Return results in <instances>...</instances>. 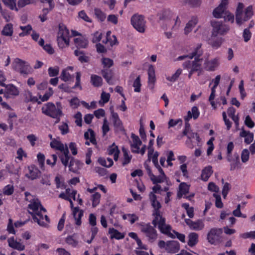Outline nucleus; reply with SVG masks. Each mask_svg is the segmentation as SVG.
Instances as JSON below:
<instances>
[{
	"mask_svg": "<svg viewBox=\"0 0 255 255\" xmlns=\"http://www.w3.org/2000/svg\"><path fill=\"white\" fill-rule=\"evenodd\" d=\"M28 207L32 210V211H29L28 212L32 215L34 221L41 227L47 228L50 219L47 215H43V213L46 212V209L42 206L39 200L38 199H34L28 205Z\"/></svg>",
	"mask_w": 255,
	"mask_h": 255,
	"instance_id": "1",
	"label": "nucleus"
},
{
	"mask_svg": "<svg viewBox=\"0 0 255 255\" xmlns=\"http://www.w3.org/2000/svg\"><path fill=\"white\" fill-rule=\"evenodd\" d=\"M253 15V8L251 6L244 9V4L241 2L239 3L236 11V21L239 26L250 19Z\"/></svg>",
	"mask_w": 255,
	"mask_h": 255,
	"instance_id": "2",
	"label": "nucleus"
},
{
	"mask_svg": "<svg viewBox=\"0 0 255 255\" xmlns=\"http://www.w3.org/2000/svg\"><path fill=\"white\" fill-rule=\"evenodd\" d=\"M50 146L52 148L59 150L61 153L58 154L59 157L63 164L66 167L70 159V155L68 148L67 145H64L61 141L54 139L50 142Z\"/></svg>",
	"mask_w": 255,
	"mask_h": 255,
	"instance_id": "3",
	"label": "nucleus"
},
{
	"mask_svg": "<svg viewBox=\"0 0 255 255\" xmlns=\"http://www.w3.org/2000/svg\"><path fill=\"white\" fill-rule=\"evenodd\" d=\"M42 113L51 118H57L62 112V106L60 102L56 105L51 102L44 104L41 108Z\"/></svg>",
	"mask_w": 255,
	"mask_h": 255,
	"instance_id": "4",
	"label": "nucleus"
},
{
	"mask_svg": "<svg viewBox=\"0 0 255 255\" xmlns=\"http://www.w3.org/2000/svg\"><path fill=\"white\" fill-rule=\"evenodd\" d=\"M222 228H212L207 233L206 239L211 245H216L221 242Z\"/></svg>",
	"mask_w": 255,
	"mask_h": 255,
	"instance_id": "5",
	"label": "nucleus"
},
{
	"mask_svg": "<svg viewBox=\"0 0 255 255\" xmlns=\"http://www.w3.org/2000/svg\"><path fill=\"white\" fill-rule=\"evenodd\" d=\"M149 196L151 205L154 208L152 215L154 217V219L153 220L152 224L153 226L156 227L159 217L161 216L159 210L161 206L159 202L157 200V197L154 193L150 192Z\"/></svg>",
	"mask_w": 255,
	"mask_h": 255,
	"instance_id": "6",
	"label": "nucleus"
},
{
	"mask_svg": "<svg viewBox=\"0 0 255 255\" xmlns=\"http://www.w3.org/2000/svg\"><path fill=\"white\" fill-rule=\"evenodd\" d=\"M130 21L131 25L137 31L140 33L145 32L146 21L143 15L134 14L131 16Z\"/></svg>",
	"mask_w": 255,
	"mask_h": 255,
	"instance_id": "7",
	"label": "nucleus"
},
{
	"mask_svg": "<svg viewBox=\"0 0 255 255\" xmlns=\"http://www.w3.org/2000/svg\"><path fill=\"white\" fill-rule=\"evenodd\" d=\"M155 227L151 226L149 224L142 223L140 224V230L148 238V240L150 243L154 242L157 238V234Z\"/></svg>",
	"mask_w": 255,
	"mask_h": 255,
	"instance_id": "8",
	"label": "nucleus"
},
{
	"mask_svg": "<svg viewBox=\"0 0 255 255\" xmlns=\"http://www.w3.org/2000/svg\"><path fill=\"white\" fill-rule=\"evenodd\" d=\"M213 27L212 36L216 37L218 35H224L229 30V27L223 24L222 22L216 20H212L211 22Z\"/></svg>",
	"mask_w": 255,
	"mask_h": 255,
	"instance_id": "9",
	"label": "nucleus"
},
{
	"mask_svg": "<svg viewBox=\"0 0 255 255\" xmlns=\"http://www.w3.org/2000/svg\"><path fill=\"white\" fill-rule=\"evenodd\" d=\"M26 64L25 61L16 58L12 62V68L15 71L19 72L21 74L26 75L28 74V72L27 65Z\"/></svg>",
	"mask_w": 255,
	"mask_h": 255,
	"instance_id": "10",
	"label": "nucleus"
},
{
	"mask_svg": "<svg viewBox=\"0 0 255 255\" xmlns=\"http://www.w3.org/2000/svg\"><path fill=\"white\" fill-rule=\"evenodd\" d=\"M157 225L158 229L162 233L166 234L172 238H175V236L170 232V231L171 230V227L165 224V219L163 218L162 216L159 217Z\"/></svg>",
	"mask_w": 255,
	"mask_h": 255,
	"instance_id": "11",
	"label": "nucleus"
},
{
	"mask_svg": "<svg viewBox=\"0 0 255 255\" xmlns=\"http://www.w3.org/2000/svg\"><path fill=\"white\" fill-rule=\"evenodd\" d=\"M202 58H196L194 61H185L183 64L184 68L191 69L195 72L200 70L201 68Z\"/></svg>",
	"mask_w": 255,
	"mask_h": 255,
	"instance_id": "12",
	"label": "nucleus"
},
{
	"mask_svg": "<svg viewBox=\"0 0 255 255\" xmlns=\"http://www.w3.org/2000/svg\"><path fill=\"white\" fill-rule=\"evenodd\" d=\"M185 222L189 228L193 230L201 231L204 228V223L202 220L193 221L190 219H186Z\"/></svg>",
	"mask_w": 255,
	"mask_h": 255,
	"instance_id": "13",
	"label": "nucleus"
},
{
	"mask_svg": "<svg viewBox=\"0 0 255 255\" xmlns=\"http://www.w3.org/2000/svg\"><path fill=\"white\" fill-rule=\"evenodd\" d=\"M28 173H26L25 176L30 180H33L38 178L41 172L34 165H31L28 167Z\"/></svg>",
	"mask_w": 255,
	"mask_h": 255,
	"instance_id": "14",
	"label": "nucleus"
},
{
	"mask_svg": "<svg viewBox=\"0 0 255 255\" xmlns=\"http://www.w3.org/2000/svg\"><path fill=\"white\" fill-rule=\"evenodd\" d=\"M69 160H70V163L67 165L69 166V170L74 173H77L78 171L82 167L83 163L70 156Z\"/></svg>",
	"mask_w": 255,
	"mask_h": 255,
	"instance_id": "15",
	"label": "nucleus"
},
{
	"mask_svg": "<svg viewBox=\"0 0 255 255\" xmlns=\"http://www.w3.org/2000/svg\"><path fill=\"white\" fill-rule=\"evenodd\" d=\"M227 160L231 163L230 170L231 171L235 170L240 163L239 156L237 154H234L233 155H228Z\"/></svg>",
	"mask_w": 255,
	"mask_h": 255,
	"instance_id": "16",
	"label": "nucleus"
},
{
	"mask_svg": "<svg viewBox=\"0 0 255 255\" xmlns=\"http://www.w3.org/2000/svg\"><path fill=\"white\" fill-rule=\"evenodd\" d=\"M180 250L179 243L176 241H170L167 242L166 251L170 253H176Z\"/></svg>",
	"mask_w": 255,
	"mask_h": 255,
	"instance_id": "17",
	"label": "nucleus"
},
{
	"mask_svg": "<svg viewBox=\"0 0 255 255\" xmlns=\"http://www.w3.org/2000/svg\"><path fill=\"white\" fill-rule=\"evenodd\" d=\"M218 65L219 59L218 58L206 60L204 63V68L207 71H214Z\"/></svg>",
	"mask_w": 255,
	"mask_h": 255,
	"instance_id": "18",
	"label": "nucleus"
},
{
	"mask_svg": "<svg viewBox=\"0 0 255 255\" xmlns=\"http://www.w3.org/2000/svg\"><path fill=\"white\" fill-rule=\"evenodd\" d=\"M7 242L8 243V246L12 249L20 251H23L25 249L24 245L15 241L14 239V237L8 239Z\"/></svg>",
	"mask_w": 255,
	"mask_h": 255,
	"instance_id": "19",
	"label": "nucleus"
},
{
	"mask_svg": "<svg viewBox=\"0 0 255 255\" xmlns=\"http://www.w3.org/2000/svg\"><path fill=\"white\" fill-rule=\"evenodd\" d=\"M19 94L17 89L12 84L7 85L6 86L5 92L4 93V96L6 98L9 97V95L16 96Z\"/></svg>",
	"mask_w": 255,
	"mask_h": 255,
	"instance_id": "20",
	"label": "nucleus"
},
{
	"mask_svg": "<svg viewBox=\"0 0 255 255\" xmlns=\"http://www.w3.org/2000/svg\"><path fill=\"white\" fill-rule=\"evenodd\" d=\"M200 115V112L196 106L192 108L191 111H189L187 113V116L185 117V121H189L191 118L194 120L197 119Z\"/></svg>",
	"mask_w": 255,
	"mask_h": 255,
	"instance_id": "21",
	"label": "nucleus"
},
{
	"mask_svg": "<svg viewBox=\"0 0 255 255\" xmlns=\"http://www.w3.org/2000/svg\"><path fill=\"white\" fill-rule=\"evenodd\" d=\"M69 31L66 26L62 23L59 25V31L58 32V37L69 39Z\"/></svg>",
	"mask_w": 255,
	"mask_h": 255,
	"instance_id": "22",
	"label": "nucleus"
},
{
	"mask_svg": "<svg viewBox=\"0 0 255 255\" xmlns=\"http://www.w3.org/2000/svg\"><path fill=\"white\" fill-rule=\"evenodd\" d=\"M73 215L76 221L75 224L78 226L81 225V219L83 216V211L82 210H79L78 207H75L73 209Z\"/></svg>",
	"mask_w": 255,
	"mask_h": 255,
	"instance_id": "23",
	"label": "nucleus"
},
{
	"mask_svg": "<svg viewBox=\"0 0 255 255\" xmlns=\"http://www.w3.org/2000/svg\"><path fill=\"white\" fill-rule=\"evenodd\" d=\"M103 77L109 84H113L112 78L114 76V72L110 69H103L101 71Z\"/></svg>",
	"mask_w": 255,
	"mask_h": 255,
	"instance_id": "24",
	"label": "nucleus"
},
{
	"mask_svg": "<svg viewBox=\"0 0 255 255\" xmlns=\"http://www.w3.org/2000/svg\"><path fill=\"white\" fill-rule=\"evenodd\" d=\"M201 44H198L193 52L189 54V58L192 59L193 57H195V59L200 58V57L203 53V50L201 49Z\"/></svg>",
	"mask_w": 255,
	"mask_h": 255,
	"instance_id": "25",
	"label": "nucleus"
},
{
	"mask_svg": "<svg viewBox=\"0 0 255 255\" xmlns=\"http://www.w3.org/2000/svg\"><path fill=\"white\" fill-rule=\"evenodd\" d=\"M148 83L151 88H153V84L155 82V70L153 66L150 65L148 70Z\"/></svg>",
	"mask_w": 255,
	"mask_h": 255,
	"instance_id": "26",
	"label": "nucleus"
},
{
	"mask_svg": "<svg viewBox=\"0 0 255 255\" xmlns=\"http://www.w3.org/2000/svg\"><path fill=\"white\" fill-rule=\"evenodd\" d=\"M74 43L78 48H86L88 45V40L83 37H78L74 39Z\"/></svg>",
	"mask_w": 255,
	"mask_h": 255,
	"instance_id": "27",
	"label": "nucleus"
},
{
	"mask_svg": "<svg viewBox=\"0 0 255 255\" xmlns=\"http://www.w3.org/2000/svg\"><path fill=\"white\" fill-rule=\"evenodd\" d=\"M198 242V235L194 232L190 233L188 236L187 244L190 247L195 246Z\"/></svg>",
	"mask_w": 255,
	"mask_h": 255,
	"instance_id": "28",
	"label": "nucleus"
},
{
	"mask_svg": "<svg viewBox=\"0 0 255 255\" xmlns=\"http://www.w3.org/2000/svg\"><path fill=\"white\" fill-rule=\"evenodd\" d=\"M74 54L78 57L81 63H87L89 61V57L86 55L84 51L77 49L74 51Z\"/></svg>",
	"mask_w": 255,
	"mask_h": 255,
	"instance_id": "29",
	"label": "nucleus"
},
{
	"mask_svg": "<svg viewBox=\"0 0 255 255\" xmlns=\"http://www.w3.org/2000/svg\"><path fill=\"white\" fill-rule=\"evenodd\" d=\"M240 135L241 137H245V142L247 144H250L254 139L253 133L247 131L242 129V131L240 132Z\"/></svg>",
	"mask_w": 255,
	"mask_h": 255,
	"instance_id": "30",
	"label": "nucleus"
},
{
	"mask_svg": "<svg viewBox=\"0 0 255 255\" xmlns=\"http://www.w3.org/2000/svg\"><path fill=\"white\" fill-rule=\"evenodd\" d=\"M111 114L114 126L120 130H122L123 128L122 123L118 114L114 112L113 110L111 111Z\"/></svg>",
	"mask_w": 255,
	"mask_h": 255,
	"instance_id": "31",
	"label": "nucleus"
},
{
	"mask_svg": "<svg viewBox=\"0 0 255 255\" xmlns=\"http://www.w3.org/2000/svg\"><path fill=\"white\" fill-rule=\"evenodd\" d=\"M197 22V17H193L192 19L186 24L184 28L185 33L187 34L189 33L192 30V28L196 25Z\"/></svg>",
	"mask_w": 255,
	"mask_h": 255,
	"instance_id": "32",
	"label": "nucleus"
},
{
	"mask_svg": "<svg viewBox=\"0 0 255 255\" xmlns=\"http://www.w3.org/2000/svg\"><path fill=\"white\" fill-rule=\"evenodd\" d=\"M108 151L109 154L114 155V158L115 160H118L120 150H119L118 146L115 145V143H113L112 145L109 147Z\"/></svg>",
	"mask_w": 255,
	"mask_h": 255,
	"instance_id": "33",
	"label": "nucleus"
},
{
	"mask_svg": "<svg viewBox=\"0 0 255 255\" xmlns=\"http://www.w3.org/2000/svg\"><path fill=\"white\" fill-rule=\"evenodd\" d=\"M109 233L111 235V238H115L117 240L122 239L125 237V235L119 232L117 230L114 228H109Z\"/></svg>",
	"mask_w": 255,
	"mask_h": 255,
	"instance_id": "34",
	"label": "nucleus"
},
{
	"mask_svg": "<svg viewBox=\"0 0 255 255\" xmlns=\"http://www.w3.org/2000/svg\"><path fill=\"white\" fill-rule=\"evenodd\" d=\"M213 170L212 166H208L205 167L202 172L201 177L203 180L206 181L212 175Z\"/></svg>",
	"mask_w": 255,
	"mask_h": 255,
	"instance_id": "35",
	"label": "nucleus"
},
{
	"mask_svg": "<svg viewBox=\"0 0 255 255\" xmlns=\"http://www.w3.org/2000/svg\"><path fill=\"white\" fill-rule=\"evenodd\" d=\"M24 101L25 102L28 103L32 102L33 103L37 102L38 104H40L41 102L38 100L36 97L33 96L32 93L30 91H27L24 94Z\"/></svg>",
	"mask_w": 255,
	"mask_h": 255,
	"instance_id": "36",
	"label": "nucleus"
},
{
	"mask_svg": "<svg viewBox=\"0 0 255 255\" xmlns=\"http://www.w3.org/2000/svg\"><path fill=\"white\" fill-rule=\"evenodd\" d=\"M172 13L169 9H164L161 10L158 13V16L160 20H167L171 17Z\"/></svg>",
	"mask_w": 255,
	"mask_h": 255,
	"instance_id": "37",
	"label": "nucleus"
},
{
	"mask_svg": "<svg viewBox=\"0 0 255 255\" xmlns=\"http://www.w3.org/2000/svg\"><path fill=\"white\" fill-rule=\"evenodd\" d=\"M226 12V9L219 5L213 11V15L216 18H221L223 16L225 13Z\"/></svg>",
	"mask_w": 255,
	"mask_h": 255,
	"instance_id": "38",
	"label": "nucleus"
},
{
	"mask_svg": "<svg viewBox=\"0 0 255 255\" xmlns=\"http://www.w3.org/2000/svg\"><path fill=\"white\" fill-rule=\"evenodd\" d=\"M103 80L100 76L96 75H92L91 76V82L95 87H100L102 85Z\"/></svg>",
	"mask_w": 255,
	"mask_h": 255,
	"instance_id": "39",
	"label": "nucleus"
},
{
	"mask_svg": "<svg viewBox=\"0 0 255 255\" xmlns=\"http://www.w3.org/2000/svg\"><path fill=\"white\" fill-rule=\"evenodd\" d=\"M2 34L3 35L7 36H10L12 35L13 33V26L12 24L11 23H8L6 24L2 31Z\"/></svg>",
	"mask_w": 255,
	"mask_h": 255,
	"instance_id": "40",
	"label": "nucleus"
},
{
	"mask_svg": "<svg viewBox=\"0 0 255 255\" xmlns=\"http://www.w3.org/2000/svg\"><path fill=\"white\" fill-rule=\"evenodd\" d=\"M180 192L178 193L179 198H181L183 194H186L189 192V187L188 185L185 183H182L179 186Z\"/></svg>",
	"mask_w": 255,
	"mask_h": 255,
	"instance_id": "41",
	"label": "nucleus"
},
{
	"mask_svg": "<svg viewBox=\"0 0 255 255\" xmlns=\"http://www.w3.org/2000/svg\"><path fill=\"white\" fill-rule=\"evenodd\" d=\"M99 163L105 167H110L113 164V161L111 158H108L107 160L103 158H100L98 159Z\"/></svg>",
	"mask_w": 255,
	"mask_h": 255,
	"instance_id": "42",
	"label": "nucleus"
},
{
	"mask_svg": "<svg viewBox=\"0 0 255 255\" xmlns=\"http://www.w3.org/2000/svg\"><path fill=\"white\" fill-rule=\"evenodd\" d=\"M122 151L124 154V161L123 162V165L125 166L130 162L132 156L128 155V151L126 148L123 147L122 148Z\"/></svg>",
	"mask_w": 255,
	"mask_h": 255,
	"instance_id": "43",
	"label": "nucleus"
},
{
	"mask_svg": "<svg viewBox=\"0 0 255 255\" xmlns=\"http://www.w3.org/2000/svg\"><path fill=\"white\" fill-rule=\"evenodd\" d=\"M95 14L96 17L101 21H103L105 20L106 14L103 12L100 9L96 8L94 9Z\"/></svg>",
	"mask_w": 255,
	"mask_h": 255,
	"instance_id": "44",
	"label": "nucleus"
},
{
	"mask_svg": "<svg viewBox=\"0 0 255 255\" xmlns=\"http://www.w3.org/2000/svg\"><path fill=\"white\" fill-rule=\"evenodd\" d=\"M2 1L4 4L9 7L10 9L18 11V9L16 6L15 0H2Z\"/></svg>",
	"mask_w": 255,
	"mask_h": 255,
	"instance_id": "45",
	"label": "nucleus"
},
{
	"mask_svg": "<svg viewBox=\"0 0 255 255\" xmlns=\"http://www.w3.org/2000/svg\"><path fill=\"white\" fill-rule=\"evenodd\" d=\"M19 28L22 30V32L19 34L20 37H23L28 34L32 30V27L29 24L24 26H20Z\"/></svg>",
	"mask_w": 255,
	"mask_h": 255,
	"instance_id": "46",
	"label": "nucleus"
},
{
	"mask_svg": "<svg viewBox=\"0 0 255 255\" xmlns=\"http://www.w3.org/2000/svg\"><path fill=\"white\" fill-rule=\"evenodd\" d=\"M60 78L62 80L67 82L72 79L73 76L69 74L67 69H64L61 72Z\"/></svg>",
	"mask_w": 255,
	"mask_h": 255,
	"instance_id": "47",
	"label": "nucleus"
},
{
	"mask_svg": "<svg viewBox=\"0 0 255 255\" xmlns=\"http://www.w3.org/2000/svg\"><path fill=\"white\" fill-rule=\"evenodd\" d=\"M57 42L60 48H63L69 45V39H66L61 37H57Z\"/></svg>",
	"mask_w": 255,
	"mask_h": 255,
	"instance_id": "48",
	"label": "nucleus"
},
{
	"mask_svg": "<svg viewBox=\"0 0 255 255\" xmlns=\"http://www.w3.org/2000/svg\"><path fill=\"white\" fill-rule=\"evenodd\" d=\"M40 182L43 185L50 186L51 185L50 175L46 174L42 175Z\"/></svg>",
	"mask_w": 255,
	"mask_h": 255,
	"instance_id": "49",
	"label": "nucleus"
},
{
	"mask_svg": "<svg viewBox=\"0 0 255 255\" xmlns=\"http://www.w3.org/2000/svg\"><path fill=\"white\" fill-rule=\"evenodd\" d=\"M102 63L105 68L108 69L113 65V60L109 58L103 57L102 59Z\"/></svg>",
	"mask_w": 255,
	"mask_h": 255,
	"instance_id": "50",
	"label": "nucleus"
},
{
	"mask_svg": "<svg viewBox=\"0 0 255 255\" xmlns=\"http://www.w3.org/2000/svg\"><path fill=\"white\" fill-rule=\"evenodd\" d=\"M166 178V175H159L158 176L154 175V178H151L150 179L152 181L153 184H156L159 183L163 182Z\"/></svg>",
	"mask_w": 255,
	"mask_h": 255,
	"instance_id": "51",
	"label": "nucleus"
},
{
	"mask_svg": "<svg viewBox=\"0 0 255 255\" xmlns=\"http://www.w3.org/2000/svg\"><path fill=\"white\" fill-rule=\"evenodd\" d=\"M182 70L181 69H178L171 77H167L166 78L167 80L172 82L176 81L182 73Z\"/></svg>",
	"mask_w": 255,
	"mask_h": 255,
	"instance_id": "52",
	"label": "nucleus"
},
{
	"mask_svg": "<svg viewBox=\"0 0 255 255\" xmlns=\"http://www.w3.org/2000/svg\"><path fill=\"white\" fill-rule=\"evenodd\" d=\"M184 3L192 7H197L201 4V0H184Z\"/></svg>",
	"mask_w": 255,
	"mask_h": 255,
	"instance_id": "53",
	"label": "nucleus"
},
{
	"mask_svg": "<svg viewBox=\"0 0 255 255\" xmlns=\"http://www.w3.org/2000/svg\"><path fill=\"white\" fill-rule=\"evenodd\" d=\"M101 198V195L99 193H96L92 195V206L95 207L99 203Z\"/></svg>",
	"mask_w": 255,
	"mask_h": 255,
	"instance_id": "54",
	"label": "nucleus"
},
{
	"mask_svg": "<svg viewBox=\"0 0 255 255\" xmlns=\"http://www.w3.org/2000/svg\"><path fill=\"white\" fill-rule=\"evenodd\" d=\"M141 84L140 83V76H138L134 80L133 87L134 88V91L135 92H139L140 91V87Z\"/></svg>",
	"mask_w": 255,
	"mask_h": 255,
	"instance_id": "55",
	"label": "nucleus"
},
{
	"mask_svg": "<svg viewBox=\"0 0 255 255\" xmlns=\"http://www.w3.org/2000/svg\"><path fill=\"white\" fill-rule=\"evenodd\" d=\"M124 220L129 219L131 224H133L136 221L138 220V218L134 214H125L123 216Z\"/></svg>",
	"mask_w": 255,
	"mask_h": 255,
	"instance_id": "56",
	"label": "nucleus"
},
{
	"mask_svg": "<svg viewBox=\"0 0 255 255\" xmlns=\"http://www.w3.org/2000/svg\"><path fill=\"white\" fill-rule=\"evenodd\" d=\"M59 71V68L58 66L54 67H49L48 69V74L50 77H55L57 76Z\"/></svg>",
	"mask_w": 255,
	"mask_h": 255,
	"instance_id": "57",
	"label": "nucleus"
},
{
	"mask_svg": "<svg viewBox=\"0 0 255 255\" xmlns=\"http://www.w3.org/2000/svg\"><path fill=\"white\" fill-rule=\"evenodd\" d=\"M231 188V185L228 183L226 182L223 187L222 189V195L223 196V198L225 199L227 196V194L230 191V190Z\"/></svg>",
	"mask_w": 255,
	"mask_h": 255,
	"instance_id": "58",
	"label": "nucleus"
},
{
	"mask_svg": "<svg viewBox=\"0 0 255 255\" xmlns=\"http://www.w3.org/2000/svg\"><path fill=\"white\" fill-rule=\"evenodd\" d=\"M131 137L132 139L133 142L130 145L135 146H140L141 145L142 142L138 136L136 135L134 133H132Z\"/></svg>",
	"mask_w": 255,
	"mask_h": 255,
	"instance_id": "59",
	"label": "nucleus"
},
{
	"mask_svg": "<svg viewBox=\"0 0 255 255\" xmlns=\"http://www.w3.org/2000/svg\"><path fill=\"white\" fill-rule=\"evenodd\" d=\"M252 36V33L249 28H245L244 30L243 37L245 42H247L250 40Z\"/></svg>",
	"mask_w": 255,
	"mask_h": 255,
	"instance_id": "60",
	"label": "nucleus"
},
{
	"mask_svg": "<svg viewBox=\"0 0 255 255\" xmlns=\"http://www.w3.org/2000/svg\"><path fill=\"white\" fill-rule=\"evenodd\" d=\"M213 196L216 198L215 205L218 208H222L223 207V204L221 201V196L214 193Z\"/></svg>",
	"mask_w": 255,
	"mask_h": 255,
	"instance_id": "61",
	"label": "nucleus"
},
{
	"mask_svg": "<svg viewBox=\"0 0 255 255\" xmlns=\"http://www.w3.org/2000/svg\"><path fill=\"white\" fill-rule=\"evenodd\" d=\"M66 242L69 245L72 246L73 247H75L78 245V242L74 240L72 236H68L66 238Z\"/></svg>",
	"mask_w": 255,
	"mask_h": 255,
	"instance_id": "62",
	"label": "nucleus"
},
{
	"mask_svg": "<svg viewBox=\"0 0 255 255\" xmlns=\"http://www.w3.org/2000/svg\"><path fill=\"white\" fill-rule=\"evenodd\" d=\"M1 14L6 22L10 21L13 19V16L7 10H4Z\"/></svg>",
	"mask_w": 255,
	"mask_h": 255,
	"instance_id": "63",
	"label": "nucleus"
},
{
	"mask_svg": "<svg viewBox=\"0 0 255 255\" xmlns=\"http://www.w3.org/2000/svg\"><path fill=\"white\" fill-rule=\"evenodd\" d=\"M13 192V186L8 185L6 186L3 190V193L4 195H10Z\"/></svg>",
	"mask_w": 255,
	"mask_h": 255,
	"instance_id": "64",
	"label": "nucleus"
}]
</instances>
